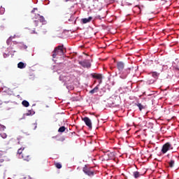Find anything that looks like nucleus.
<instances>
[{
	"label": "nucleus",
	"instance_id": "1",
	"mask_svg": "<svg viewBox=\"0 0 179 179\" xmlns=\"http://www.w3.org/2000/svg\"><path fill=\"white\" fill-rule=\"evenodd\" d=\"M64 45H59L55 48L52 54V58H57V55H64Z\"/></svg>",
	"mask_w": 179,
	"mask_h": 179
},
{
	"label": "nucleus",
	"instance_id": "2",
	"mask_svg": "<svg viewBox=\"0 0 179 179\" xmlns=\"http://www.w3.org/2000/svg\"><path fill=\"white\" fill-rule=\"evenodd\" d=\"M169 150H173V145H171L170 143H166L163 145L162 152V153L164 154V153H167Z\"/></svg>",
	"mask_w": 179,
	"mask_h": 179
},
{
	"label": "nucleus",
	"instance_id": "3",
	"mask_svg": "<svg viewBox=\"0 0 179 179\" xmlns=\"http://www.w3.org/2000/svg\"><path fill=\"white\" fill-rule=\"evenodd\" d=\"M83 173L86 174L87 176H89L90 177L92 176H94V171H92V168L87 167V166H85V167L83 169Z\"/></svg>",
	"mask_w": 179,
	"mask_h": 179
},
{
	"label": "nucleus",
	"instance_id": "4",
	"mask_svg": "<svg viewBox=\"0 0 179 179\" xmlns=\"http://www.w3.org/2000/svg\"><path fill=\"white\" fill-rule=\"evenodd\" d=\"M20 157H21V159H23V160H24L25 162H30V160L31 159V158L30 157V154L27 150L23 152L22 155Z\"/></svg>",
	"mask_w": 179,
	"mask_h": 179
},
{
	"label": "nucleus",
	"instance_id": "5",
	"mask_svg": "<svg viewBox=\"0 0 179 179\" xmlns=\"http://www.w3.org/2000/svg\"><path fill=\"white\" fill-rule=\"evenodd\" d=\"M82 120L85 122V125L90 128V129H92V120L88 117H85L82 118Z\"/></svg>",
	"mask_w": 179,
	"mask_h": 179
},
{
	"label": "nucleus",
	"instance_id": "6",
	"mask_svg": "<svg viewBox=\"0 0 179 179\" xmlns=\"http://www.w3.org/2000/svg\"><path fill=\"white\" fill-rule=\"evenodd\" d=\"M116 66L120 72H122L124 68H125V63H124V62H117Z\"/></svg>",
	"mask_w": 179,
	"mask_h": 179
},
{
	"label": "nucleus",
	"instance_id": "7",
	"mask_svg": "<svg viewBox=\"0 0 179 179\" xmlns=\"http://www.w3.org/2000/svg\"><path fill=\"white\" fill-rule=\"evenodd\" d=\"M80 65H82L83 68H90L92 64H90V60H83L79 62Z\"/></svg>",
	"mask_w": 179,
	"mask_h": 179
},
{
	"label": "nucleus",
	"instance_id": "8",
	"mask_svg": "<svg viewBox=\"0 0 179 179\" xmlns=\"http://www.w3.org/2000/svg\"><path fill=\"white\" fill-rule=\"evenodd\" d=\"M36 19H38L39 22H41V23H45V18H44L43 16H40L39 14H37L36 15Z\"/></svg>",
	"mask_w": 179,
	"mask_h": 179
},
{
	"label": "nucleus",
	"instance_id": "9",
	"mask_svg": "<svg viewBox=\"0 0 179 179\" xmlns=\"http://www.w3.org/2000/svg\"><path fill=\"white\" fill-rule=\"evenodd\" d=\"M92 19H93V17H89L88 18L82 19L81 21L84 24H86V23H89L90 22H92Z\"/></svg>",
	"mask_w": 179,
	"mask_h": 179
},
{
	"label": "nucleus",
	"instance_id": "10",
	"mask_svg": "<svg viewBox=\"0 0 179 179\" xmlns=\"http://www.w3.org/2000/svg\"><path fill=\"white\" fill-rule=\"evenodd\" d=\"M27 64L23 63L22 62H20L17 64V68L20 69H24L26 68Z\"/></svg>",
	"mask_w": 179,
	"mask_h": 179
},
{
	"label": "nucleus",
	"instance_id": "11",
	"mask_svg": "<svg viewBox=\"0 0 179 179\" xmlns=\"http://www.w3.org/2000/svg\"><path fill=\"white\" fill-rule=\"evenodd\" d=\"M92 78L94 79H103V76L101 74H97V73H94L92 74Z\"/></svg>",
	"mask_w": 179,
	"mask_h": 179
},
{
	"label": "nucleus",
	"instance_id": "12",
	"mask_svg": "<svg viewBox=\"0 0 179 179\" xmlns=\"http://www.w3.org/2000/svg\"><path fill=\"white\" fill-rule=\"evenodd\" d=\"M99 85H96L93 90L90 91L91 94H94V93H97L99 92Z\"/></svg>",
	"mask_w": 179,
	"mask_h": 179
},
{
	"label": "nucleus",
	"instance_id": "13",
	"mask_svg": "<svg viewBox=\"0 0 179 179\" xmlns=\"http://www.w3.org/2000/svg\"><path fill=\"white\" fill-rule=\"evenodd\" d=\"M24 148L22 147L21 148L18 149L17 155H20V157L23 155V152H25Z\"/></svg>",
	"mask_w": 179,
	"mask_h": 179
},
{
	"label": "nucleus",
	"instance_id": "14",
	"mask_svg": "<svg viewBox=\"0 0 179 179\" xmlns=\"http://www.w3.org/2000/svg\"><path fill=\"white\" fill-rule=\"evenodd\" d=\"M151 74H152V78H155V79H157V78H159V76L160 75V73H159L156 71L151 73Z\"/></svg>",
	"mask_w": 179,
	"mask_h": 179
},
{
	"label": "nucleus",
	"instance_id": "15",
	"mask_svg": "<svg viewBox=\"0 0 179 179\" xmlns=\"http://www.w3.org/2000/svg\"><path fill=\"white\" fill-rule=\"evenodd\" d=\"M176 164V162L173 159H171L169 162V167H171V169H173V167H174V164Z\"/></svg>",
	"mask_w": 179,
	"mask_h": 179
},
{
	"label": "nucleus",
	"instance_id": "16",
	"mask_svg": "<svg viewBox=\"0 0 179 179\" xmlns=\"http://www.w3.org/2000/svg\"><path fill=\"white\" fill-rule=\"evenodd\" d=\"M22 106H24V107H29V106H30V103H29V101L26 100L22 101Z\"/></svg>",
	"mask_w": 179,
	"mask_h": 179
},
{
	"label": "nucleus",
	"instance_id": "17",
	"mask_svg": "<svg viewBox=\"0 0 179 179\" xmlns=\"http://www.w3.org/2000/svg\"><path fill=\"white\" fill-rule=\"evenodd\" d=\"M137 107H138L140 111H142V110L145 109V106L142 105L141 103H138L136 104Z\"/></svg>",
	"mask_w": 179,
	"mask_h": 179
},
{
	"label": "nucleus",
	"instance_id": "18",
	"mask_svg": "<svg viewBox=\"0 0 179 179\" xmlns=\"http://www.w3.org/2000/svg\"><path fill=\"white\" fill-rule=\"evenodd\" d=\"M133 174H134V178H139L140 177L139 172L134 171Z\"/></svg>",
	"mask_w": 179,
	"mask_h": 179
},
{
	"label": "nucleus",
	"instance_id": "19",
	"mask_svg": "<svg viewBox=\"0 0 179 179\" xmlns=\"http://www.w3.org/2000/svg\"><path fill=\"white\" fill-rule=\"evenodd\" d=\"M65 129H66V128H65L64 126H62L58 129V132H65Z\"/></svg>",
	"mask_w": 179,
	"mask_h": 179
},
{
	"label": "nucleus",
	"instance_id": "20",
	"mask_svg": "<svg viewBox=\"0 0 179 179\" xmlns=\"http://www.w3.org/2000/svg\"><path fill=\"white\" fill-rule=\"evenodd\" d=\"M55 166L57 169H62V165L58 162L55 163Z\"/></svg>",
	"mask_w": 179,
	"mask_h": 179
},
{
	"label": "nucleus",
	"instance_id": "21",
	"mask_svg": "<svg viewBox=\"0 0 179 179\" xmlns=\"http://www.w3.org/2000/svg\"><path fill=\"white\" fill-rule=\"evenodd\" d=\"M69 16H70L71 19H73V15H72V14H69V13L66 14L65 17H68Z\"/></svg>",
	"mask_w": 179,
	"mask_h": 179
},
{
	"label": "nucleus",
	"instance_id": "22",
	"mask_svg": "<svg viewBox=\"0 0 179 179\" xmlns=\"http://www.w3.org/2000/svg\"><path fill=\"white\" fill-rule=\"evenodd\" d=\"M34 114V112L31 110H29L28 113H27V115H33Z\"/></svg>",
	"mask_w": 179,
	"mask_h": 179
},
{
	"label": "nucleus",
	"instance_id": "23",
	"mask_svg": "<svg viewBox=\"0 0 179 179\" xmlns=\"http://www.w3.org/2000/svg\"><path fill=\"white\" fill-rule=\"evenodd\" d=\"M34 24L35 25L36 27H37V26H38V20H34Z\"/></svg>",
	"mask_w": 179,
	"mask_h": 179
},
{
	"label": "nucleus",
	"instance_id": "24",
	"mask_svg": "<svg viewBox=\"0 0 179 179\" xmlns=\"http://www.w3.org/2000/svg\"><path fill=\"white\" fill-rule=\"evenodd\" d=\"M104 17H106V16L101 17V16H100V15H97V16L96 17V19H99V20H101V19H104Z\"/></svg>",
	"mask_w": 179,
	"mask_h": 179
},
{
	"label": "nucleus",
	"instance_id": "25",
	"mask_svg": "<svg viewBox=\"0 0 179 179\" xmlns=\"http://www.w3.org/2000/svg\"><path fill=\"white\" fill-rule=\"evenodd\" d=\"M5 162V159H3L2 157H0V166H2V163Z\"/></svg>",
	"mask_w": 179,
	"mask_h": 179
},
{
	"label": "nucleus",
	"instance_id": "26",
	"mask_svg": "<svg viewBox=\"0 0 179 179\" xmlns=\"http://www.w3.org/2000/svg\"><path fill=\"white\" fill-rule=\"evenodd\" d=\"M1 138H3V139H5L6 138V134L3 133V134H1Z\"/></svg>",
	"mask_w": 179,
	"mask_h": 179
},
{
	"label": "nucleus",
	"instance_id": "27",
	"mask_svg": "<svg viewBox=\"0 0 179 179\" xmlns=\"http://www.w3.org/2000/svg\"><path fill=\"white\" fill-rule=\"evenodd\" d=\"M67 79H68L69 82H71V80H72V77L67 76Z\"/></svg>",
	"mask_w": 179,
	"mask_h": 179
},
{
	"label": "nucleus",
	"instance_id": "28",
	"mask_svg": "<svg viewBox=\"0 0 179 179\" xmlns=\"http://www.w3.org/2000/svg\"><path fill=\"white\" fill-rule=\"evenodd\" d=\"M36 10H37V8H33V10H31V13H34Z\"/></svg>",
	"mask_w": 179,
	"mask_h": 179
},
{
	"label": "nucleus",
	"instance_id": "29",
	"mask_svg": "<svg viewBox=\"0 0 179 179\" xmlns=\"http://www.w3.org/2000/svg\"><path fill=\"white\" fill-rule=\"evenodd\" d=\"M101 82H103V80H101V79H99V85L101 83Z\"/></svg>",
	"mask_w": 179,
	"mask_h": 179
},
{
	"label": "nucleus",
	"instance_id": "30",
	"mask_svg": "<svg viewBox=\"0 0 179 179\" xmlns=\"http://www.w3.org/2000/svg\"><path fill=\"white\" fill-rule=\"evenodd\" d=\"M112 104L114 105V104H115V103H113Z\"/></svg>",
	"mask_w": 179,
	"mask_h": 179
},
{
	"label": "nucleus",
	"instance_id": "31",
	"mask_svg": "<svg viewBox=\"0 0 179 179\" xmlns=\"http://www.w3.org/2000/svg\"><path fill=\"white\" fill-rule=\"evenodd\" d=\"M109 155H113V153L110 152Z\"/></svg>",
	"mask_w": 179,
	"mask_h": 179
},
{
	"label": "nucleus",
	"instance_id": "32",
	"mask_svg": "<svg viewBox=\"0 0 179 179\" xmlns=\"http://www.w3.org/2000/svg\"><path fill=\"white\" fill-rule=\"evenodd\" d=\"M66 2H68V0H66Z\"/></svg>",
	"mask_w": 179,
	"mask_h": 179
},
{
	"label": "nucleus",
	"instance_id": "33",
	"mask_svg": "<svg viewBox=\"0 0 179 179\" xmlns=\"http://www.w3.org/2000/svg\"><path fill=\"white\" fill-rule=\"evenodd\" d=\"M110 101H111V100H109V102H110Z\"/></svg>",
	"mask_w": 179,
	"mask_h": 179
}]
</instances>
